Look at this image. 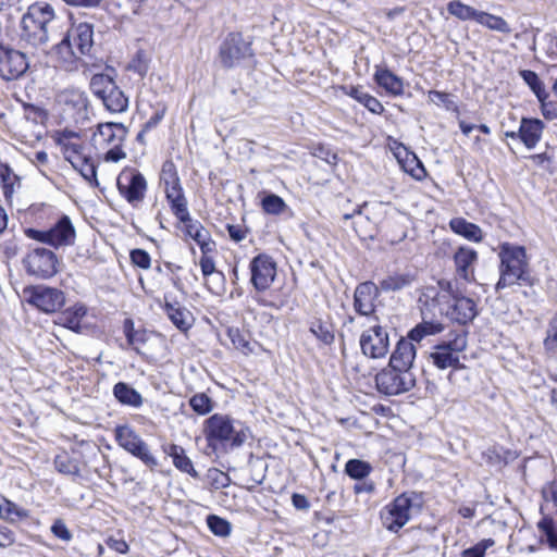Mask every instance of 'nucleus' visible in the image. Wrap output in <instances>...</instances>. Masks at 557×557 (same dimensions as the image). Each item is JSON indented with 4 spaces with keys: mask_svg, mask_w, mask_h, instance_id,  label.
Returning <instances> with one entry per match:
<instances>
[{
    "mask_svg": "<svg viewBox=\"0 0 557 557\" xmlns=\"http://www.w3.org/2000/svg\"><path fill=\"white\" fill-rule=\"evenodd\" d=\"M310 332L325 345H331L334 342V331L330 323L315 320L310 325Z\"/></svg>",
    "mask_w": 557,
    "mask_h": 557,
    "instance_id": "42",
    "label": "nucleus"
},
{
    "mask_svg": "<svg viewBox=\"0 0 557 557\" xmlns=\"http://www.w3.org/2000/svg\"><path fill=\"white\" fill-rule=\"evenodd\" d=\"M541 102V112L546 120L553 121L557 119V103L546 101V98L539 99Z\"/></svg>",
    "mask_w": 557,
    "mask_h": 557,
    "instance_id": "57",
    "label": "nucleus"
},
{
    "mask_svg": "<svg viewBox=\"0 0 557 557\" xmlns=\"http://www.w3.org/2000/svg\"><path fill=\"white\" fill-rule=\"evenodd\" d=\"M94 46V27L89 23H79L57 44V51L64 60H78L90 53Z\"/></svg>",
    "mask_w": 557,
    "mask_h": 557,
    "instance_id": "4",
    "label": "nucleus"
},
{
    "mask_svg": "<svg viewBox=\"0 0 557 557\" xmlns=\"http://www.w3.org/2000/svg\"><path fill=\"white\" fill-rule=\"evenodd\" d=\"M499 258L500 277L496 284V289H503L513 284L532 285L524 247L503 244Z\"/></svg>",
    "mask_w": 557,
    "mask_h": 557,
    "instance_id": "3",
    "label": "nucleus"
},
{
    "mask_svg": "<svg viewBox=\"0 0 557 557\" xmlns=\"http://www.w3.org/2000/svg\"><path fill=\"white\" fill-rule=\"evenodd\" d=\"M261 207L268 214L280 215L288 210V206L280 196L267 194L261 200Z\"/></svg>",
    "mask_w": 557,
    "mask_h": 557,
    "instance_id": "39",
    "label": "nucleus"
},
{
    "mask_svg": "<svg viewBox=\"0 0 557 557\" xmlns=\"http://www.w3.org/2000/svg\"><path fill=\"white\" fill-rule=\"evenodd\" d=\"M250 282L258 292L267 290L276 275V264L271 257L264 253L256 256L250 261Z\"/></svg>",
    "mask_w": 557,
    "mask_h": 557,
    "instance_id": "14",
    "label": "nucleus"
},
{
    "mask_svg": "<svg viewBox=\"0 0 557 557\" xmlns=\"http://www.w3.org/2000/svg\"><path fill=\"white\" fill-rule=\"evenodd\" d=\"M57 24L54 8L46 1H36L22 15L20 38L28 46L44 48L54 38Z\"/></svg>",
    "mask_w": 557,
    "mask_h": 557,
    "instance_id": "1",
    "label": "nucleus"
},
{
    "mask_svg": "<svg viewBox=\"0 0 557 557\" xmlns=\"http://www.w3.org/2000/svg\"><path fill=\"white\" fill-rule=\"evenodd\" d=\"M372 471V466L360 459H349L345 465V473L354 480L361 481Z\"/></svg>",
    "mask_w": 557,
    "mask_h": 557,
    "instance_id": "37",
    "label": "nucleus"
},
{
    "mask_svg": "<svg viewBox=\"0 0 557 557\" xmlns=\"http://www.w3.org/2000/svg\"><path fill=\"white\" fill-rule=\"evenodd\" d=\"M126 135L127 128L122 123L108 122L98 126V133L95 134L96 141L112 146L106 153L107 161L117 162L126 157L121 149Z\"/></svg>",
    "mask_w": 557,
    "mask_h": 557,
    "instance_id": "7",
    "label": "nucleus"
},
{
    "mask_svg": "<svg viewBox=\"0 0 557 557\" xmlns=\"http://www.w3.org/2000/svg\"><path fill=\"white\" fill-rule=\"evenodd\" d=\"M416 347L412 341L401 338L392 352L388 364L406 371H412Z\"/></svg>",
    "mask_w": 557,
    "mask_h": 557,
    "instance_id": "20",
    "label": "nucleus"
},
{
    "mask_svg": "<svg viewBox=\"0 0 557 557\" xmlns=\"http://www.w3.org/2000/svg\"><path fill=\"white\" fill-rule=\"evenodd\" d=\"M25 235L28 238H32V239L38 240L40 243L50 245V233H49V230H47V231H39V230H35V228H26L25 230Z\"/></svg>",
    "mask_w": 557,
    "mask_h": 557,
    "instance_id": "58",
    "label": "nucleus"
},
{
    "mask_svg": "<svg viewBox=\"0 0 557 557\" xmlns=\"http://www.w3.org/2000/svg\"><path fill=\"white\" fill-rule=\"evenodd\" d=\"M445 314L459 324H467L476 317V305L469 297L462 296L461 294L455 295V299H453V304L447 307Z\"/></svg>",
    "mask_w": 557,
    "mask_h": 557,
    "instance_id": "18",
    "label": "nucleus"
},
{
    "mask_svg": "<svg viewBox=\"0 0 557 557\" xmlns=\"http://www.w3.org/2000/svg\"><path fill=\"white\" fill-rule=\"evenodd\" d=\"M475 22L492 30L505 34H508L511 30L509 24L503 17L483 11H479Z\"/></svg>",
    "mask_w": 557,
    "mask_h": 557,
    "instance_id": "36",
    "label": "nucleus"
},
{
    "mask_svg": "<svg viewBox=\"0 0 557 557\" xmlns=\"http://www.w3.org/2000/svg\"><path fill=\"white\" fill-rule=\"evenodd\" d=\"M170 202L173 214L183 223L189 221V212L187 209V200L183 195L178 198L168 200Z\"/></svg>",
    "mask_w": 557,
    "mask_h": 557,
    "instance_id": "48",
    "label": "nucleus"
},
{
    "mask_svg": "<svg viewBox=\"0 0 557 557\" xmlns=\"http://www.w3.org/2000/svg\"><path fill=\"white\" fill-rule=\"evenodd\" d=\"M64 158L71 163H75L77 160L82 159L86 154L83 152L84 147L79 141H66L63 145H60Z\"/></svg>",
    "mask_w": 557,
    "mask_h": 557,
    "instance_id": "47",
    "label": "nucleus"
},
{
    "mask_svg": "<svg viewBox=\"0 0 557 557\" xmlns=\"http://www.w3.org/2000/svg\"><path fill=\"white\" fill-rule=\"evenodd\" d=\"M129 257H131L132 262L135 265H137L141 269H145V270L150 268L151 258L146 250L139 249V248L133 249L131 251Z\"/></svg>",
    "mask_w": 557,
    "mask_h": 557,
    "instance_id": "51",
    "label": "nucleus"
},
{
    "mask_svg": "<svg viewBox=\"0 0 557 557\" xmlns=\"http://www.w3.org/2000/svg\"><path fill=\"white\" fill-rule=\"evenodd\" d=\"M65 297L62 290L44 285L30 289L29 302L46 313H52L61 309Z\"/></svg>",
    "mask_w": 557,
    "mask_h": 557,
    "instance_id": "15",
    "label": "nucleus"
},
{
    "mask_svg": "<svg viewBox=\"0 0 557 557\" xmlns=\"http://www.w3.org/2000/svg\"><path fill=\"white\" fill-rule=\"evenodd\" d=\"M447 11L460 21H476V15L479 14L478 10L465 4L460 0H453L448 2Z\"/></svg>",
    "mask_w": 557,
    "mask_h": 557,
    "instance_id": "35",
    "label": "nucleus"
},
{
    "mask_svg": "<svg viewBox=\"0 0 557 557\" xmlns=\"http://www.w3.org/2000/svg\"><path fill=\"white\" fill-rule=\"evenodd\" d=\"M251 55L250 42L238 33L228 34L220 46L219 59L222 66L226 69L238 65L242 60Z\"/></svg>",
    "mask_w": 557,
    "mask_h": 557,
    "instance_id": "10",
    "label": "nucleus"
},
{
    "mask_svg": "<svg viewBox=\"0 0 557 557\" xmlns=\"http://www.w3.org/2000/svg\"><path fill=\"white\" fill-rule=\"evenodd\" d=\"M420 506V496L414 492L400 494L386 507L383 516L385 527L392 532H398L409 521L411 510Z\"/></svg>",
    "mask_w": 557,
    "mask_h": 557,
    "instance_id": "6",
    "label": "nucleus"
},
{
    "mask_svg": "<svg viewBox=\"0 0 557 557\" xmlns=\"http://www.w3.org/2000/svg\"><path fill=\"white\" fill-rule=\"evenodd\" d=\"M54 468L58 472L78 478L81 476L79 462L76 458L71 457L67 453L63 451L54 457Z\"/></svg>",
    "mask_w": 557,
    "mask_h": 557,
    "instance_id": "30",
    "label": "nucleus"
},
{
    "mask_svg": "<svg viewBox=\"0 0 557 557\" xmlns=\"http://www.w3.org/2000/svg\"><path fill=\"white\" fill-rule=\"evenodd\" d=\"M205 433L209 446L213 449L220 446L240 447L250 436L249 428L243 422L221 413H214L206 420Z\"/></svg>",
    "mask_w": 557,
    "mask_h": 557,
    "instance_id": "2",
    "label": "nucleus"
},
{
    "mask_svg": "<svg viewBox=\"0 0 557 557\" xmlns=\"http://www.w3.org/2000/svg\"><path fill=\"white\" fill-rule=\"evenodd\" d=\"M164 451L172 457L173 465L182 472H185L193 478H199V473L195 470L190 458L186 455L185 449L182 446L171 444Z\"/></svg>",
    "mask_w": 557,
    "mask_h": 557,
    "instance_id": "28",
    "label": "nucleus"
},
{
    "mask_svg": "<svg viewBox=\"0 0 557 557\" xmlns=\"http://www.w3.org/2000/svg\"><path fill=\"white\" fill-rule=\"evenodd\" d=\"M544 344L547 349L557 348V314L549 322Z\"/></svg>",
    "mask_w": 557,
    "mask_h": 557,
    "instance_id": "55",
    "label": "nucleus"
},
{
    "mask_svg": "<svg viewBox=\"0 0 557 557\" xmlns=\"http://www.w3.org/2000/svg\"><path fill=\"white\" fill-rule=\"evenodd\" d=\"M375 83L392 96H401L404 94V81L394 74L387 67L375 66Z\"/></svg>",
    "mask_w": 557,
    "mask_h": 557,
    "instance_id": "23",
    "label": "nucleus"
},
{
    "mask_svg": "<svg viewBox=\"0 0 557 557\" xmlns=\"http://www.w3.org/2000/svg\"><path fill=\"white\" fill-rule=\"evenodd\" d=\"M50 246L55 248L71 246L75 242V228L67 215H62L57 223L49 228Z\"/></svg>",
    "mask_w": 557,
    "mask_h": 557,
    "instance_id": "19",
    "label": "nucleus"
},
{
    "mask_svg": "<svg viewBox=\"0 0 557 557\" xmlns=\"http://www.w3.org/2000/svg\"><path fill=\"white\" fill-rule=\"evenodd\" d=\"M116 186L120 194L133 207H137L147 190V182L144 175L135 169L123 170L116 180Z\"/></svg>",
    "mask_w": 557,
    "mask_h": 557,
    "instance_id": "8",
    "label": "nucleus"
},
{
    "mask_svg": "<svg viewBox=\"0 0 557 557\" xmlns=\"http://www.w3.org/2000/svg\"><path fill=\"white\" fill-rule=\"evenodd\" d=\"M114 435L117 444L127 453L143 440L131 426L117 425L114 430Z\"/></svg>",
    "mask_w": 557,
    "mask_h": 557,
    "instance_id": "32",
    "label": "nucleus"
},
{
    "mask_svg": "<svg viewBox=\"0 0 557 557\" xmlns=\"http://www.w3.org/2000/svg\"><path fill=\"white\" fill-rule=\"evenodd\" d=\"M428 97L430 101L437 106L443 104L447 110H450L453 107H455V102L451 99V96L447 92L431 90L429 91Z\"/></svg>",
    "mask_w": 557,
    "mask_h": 557,
    "instance_id": "50",
    "label": "nucleus"
},
{
    "mask_svg": "<svg viewBox=\"0 0 557 557\" xmlns=\"http://www.w3.org/2000/svg\"><path fill=\"white\" fill-rule=\"evenodd\" d=\"M165 113V109H161L156 111L150 119L143 125L144 132H149L150 129L154 128L163 119Z\"/></svg>",
    "mask_w": 557,
    "mask_h": 557,
    "instance_id": "60",
    "label": "nucleus"
},
{
    "mask_svg": "<svg viewBox=\"0 0 557 557\" xmlns=\"http://www.w3.org/2000/svg\"><path fill=\"white\" fill-rule=\"evenodd\" d=\"M199 264L201 268L202 275L205 277L215 274L216 276L220 277V280L224 278V274L222 272L215 270V264L211 257L201 256Z\"/></svg>",
    "mask_w": 557,
    "mask_h": 557,
    "instance_id": "53",
    "label": "nucleus"
},
{
    "mask_svg": "<svg viewBox=\"0 0 557 557\" xmlns=\"http://www.w3.org/2000/svg\"><path fill=\"white\" fill-rule=\"evenodd\" d=\"M360 348L364 356L379 359L386 356L389 348L387 331L380 324H373L360 336Z\"/></svg>",
    "mask_w": 557,
    "mask_h": 557,
    "instance_id": "12",
    "label": "nucleus"
},
{
    "mask_svg": "<svg viewBox=\"0 0 557 557\" xmlns=\"http://www.w3.org/2000/svg\"><path fill=\"white\" fill-rule=\"evenodd\" d=\"M127 344L137 352L141 354L140 345L148 341V334L145 330H137L133 335L126 339Z\"/></svg>",
    "mask_w": 557,
    "mask_h": 557,
    "instance_id": "54",
    "label": "nucleus"
},
{
    "mask_svg": "<svg viewBox=\"0 0 557 557\" xmlns=\"http://www.w3.org/2000/svg\"><path fill=\"white\" fill-rule=\"evenodd\" d=\"M23 263L27 273L38 278H50L58 272L57 256L46 248L33 249L23 259Z\"/></svg>",
    "mask_w": 557,
    "mask_h": 557,
    "instance_id": "9",
    "label": "nucleus"
},
{
    "mask_svg": "<svg viewBox=\"0 0 557 557\" xmlns=\"http://www.w3.org/2000/svg\"><path fill=\"white\" fill-rule=\"evenodd\" d=\"M161 182L164 184L165 197L168 200L178 198L184 194L173 162L168 161L163 164L161 170Z\"/></svg>",
    "mask_w": 557,
    "mask_h": 557,
    "instance_id": "25",
    "label": "nucleus"
},
{
    "mask_svg": "<svg viewBox=\"0 0 557 557\" xmlns=\"http://www.w3.org/2000/svg\"><path fill=\"white\" fill-rule=\"evenodd\" d=\"M486 552V546L484 545H474L470 548H467L462 552V557H484Z\"/></svg>",
    "mask_w": 557,
    "mask_h": 557,
    "instance_id": "64",
    "label": "nucleus"
},
{
    "mask_svg": "<svg viewBox=\"0 0 557 557\" xmlns=\"http://www.w3.org/2000/svg\"><path fill=\"white\" fill-rule=\"evenodd\" d=\"M377 296L379 288L374 283L369 281L360 283L354 294V308L356 312L377 322V317L373 315L375 312L374 301Z\"/></svg>",
    "mask_w": 557,
    "mask_h": 557,
    "instance_id": "17",
    "label": "nucleus"
},
{
    "mask_svg": "<svg viewBox=\"0 0 557 557\" xmlns=\"http://www.w3.org/2000/svg\"><path fill=\"white\" fill-rule=\"evenodd\" d=\"M100 100L106 109L112 113H122L128 108V98L115 83Z\"/></svg>",
    "mask_w": 557,
    "mask_h": 557,
    "instance_id": "29",
    "label": "nucleus"
},
{
    "mask_svg": "<svg viewBox=\"0 0 557 557\" xmlns=\"http://www.w3.org/2000/svg\"><path fill=\"white\" fill-rule=\"evenodd\" d=\"M28 67L24 53L11 49L4 45L0 46V76L10 81L23 75Z\"/></svg>",
    "mask_w": 557,
    "mask_h": 557,
    "instance_id": "16",
    "label": "nucleus"
},
{
    "mask_svg": "<svg viewBox=\"0 0 557 557\" xmlns=\"http://www.w3.org/2000/svg\"><path fill=\"white\" fill-rule=\"evenodd\" d=\"M189 406L198 414H207L213 409L212 399L205 393H197L189 399Z\"/></svg>",
    "mask_w": 557,
    "mask_h": 557,
    "instance_id": "46",
    "label": "nucleus"
},
{
    "mask_svg": "<svg viewBox=\"0 0 557 557\" xmlns=\"http://www.w3.org/2000/svg\"><path fill=\"white\" fill-rule=\"evenodd\" d=\"M164 311L180 331L185 332L191 326L190 312L182 307L180 302L172 301L168 295H164Z\"/></svg>",
    "mask_w": 557,
    "mask_h": 557,
    "instance_id": "24",
    "label": "nucleus"
},
{
    "mask_svg": "<svg viewBox=\"0 0 557 557\" xmlns=\"http://www.w3.org/2000/svg\"><path fill=\"white\" fill-rule=\"evenodd\" d=\"M186 234L191 237L196 243L201 242L202 239H209V232L202 226V224L198 221H193L189 218V221L185 223Z\"/></svg>",
    "mask_w": 557,
    "mask_h": 557,
    "instance_id": "49",
    "label": "nucleus"
},
{
    "mask_svg": "<svg viewBox=\"0 0 557 557\" xmlns=\"http://www.w3.org/2000/svg\"><path fill=\"white\" fill-rule=\"evenodd\" d=\"M363 106L371 111L372 113L380 114L383 112V104L373 96L368 95L367 98H363Z\"/></svg>",
    "mask_w": 557,
    "mask_h": 557,
    "instance_id": "59",
    "label": "nucleus"
},
{
    "mask_svg": "<svg viewBox=\"0 0 557 557\" xmlns=\"http://www.w3.org/2000/svg\"><path fill=\"white\" fill-rule=\"evenodd\" d=\"M57 101L76 123L88 119L89 100L85 91L76 88L64 89L57 95Z\"/></svg>",
    "mask_w": 557,
    "mask_h": 557,
    "instance_id": "13",
    "label": "nucleus"
},
{
    "mask_svg": "<svg viewBox=\"0 0 557 557\" xmlns=\"http://www.w3.org/2000/svg\"><path fill=\"white\" fill-rule=\"evenodd\" d=\"M227 232L230 237L236 242L239 243L246 237V231L242 228L239 225H227Z\"/></svg>",
    "mask_w": 557,
    "mask_h": 557,
    "instance_id": "63",
    "label": "nucleus"
},
{
    "mask_svg": "<svg viewBox=\"0 0 557 557\" xmlns=\"http://www.w3.org/2000/svg\"><path fill=\"white\" fill-rule=\"evenodd\" d=\"M520 76L524 81V83L531 88V90L535 94L537 99L547 98V92L545 90L544 84L540 79L539 75L531 70H522L520 71Z\"/></svg>",
    "mask_w": 557,
    "mask_h": 557,
    "instance_id": "44",
    "label": "nucleus"
},
{
    "mask_svg": "<svg viewBox=\"0 0 557 557\" xmlns=\"http://www.w3.org/2000/svg\"><path fill=\"white\" fill-rule=\"evenodd\" d=\"M129 454L138 458L145 466L150 469H154L158 466V460L151 454L148 444L144 440H140L138 444H136L133 449H131Z\"/></svg>",
    "mask_w": 557,
    "mask_h": 557,
    "instance_id": "41",
    "label": "nucleus"
},
{
    "mask_svg": "<svg viewBox=\"0 0 557 557\" xmlns=\"http://www.w3.org/2000/svg\"><path fill=\"white\" fill-rule=\"evenodd\" d=\"M545 125L539 119L522 117L519 126V139L528 149H533L542 138Z\"/></svg>",
    "mask_w": 557,
    "mask_h": 557,
    "instance_id": "22",
    "label": "nucleus"
},
{
    "mask_svg": "<svg viewBox=\"0 0 557 557\" xmlns=\"http://www.w3.org/2000/svg\"><path fill=\"white\" fill-rule=\"evenodd\" d=\"M57 323L73 331H76L79 327V320L77 318V314H73L71 311L63 312L59 317Z\"/></svg>",
    "mask_w": 557,
    "mask_h": 557,
    "instance_id": "56",
    "label": "nucleus"
},
{
    "mask_svg": "<svg viewBox=\"0 0 557 557\" xmlns=\"http://www.w3.org/2000/svg\"><path fill=\"white\" fill-rule=\"evenodd\" d=\"M467 339L465 335H457L453 341L444 342L435 347V351L431 354L433 363L438 369L462 368L459 354L466 349Z\"/></svg>",
    "mask_w": 557,
    "mask_h": 557,
    "instance_id": "11",
    "label": "nucleus"
},
{
    "mask_svg": "<svg viewBox=\"0 0 557 557\" xmlns=\"http://www.w3.org/2000/svg\"><path fill=\"white\" fill-rule=\"evenodd\" d=\"M72 166L91 185L98 186L97 170L95 163L87 156L77 160Z\"/></svg>",
    "mask_w": 557,
    "mask_h": 557,
    "instance_id": "38",
    "label": "nucleus"
},
{
    "mask_svg": "<svg viewBox=\"0 0 557 557\" xmlns=\"http://www.w3.org/2000/svg\"><path fill=\"white\" fill-rule=\"evenodd\" d=\"M14 543V534L11 530L0 527V548L8 547Z\"/></svg>",
    "mask_w": 557,
    "mask_h": 557,
    "instance_id": "62",
    "label": "nucleus"
},
{
    "mask_svg": "<svg viewBox=\"0 0 557 557\" xmlns=\"http://www.w3.org/2000/svg\"><path fill=\"white\" fill-rule=\"evenodd\" d=\"M207 524L210 531L216 536L225 537L231 534V523L219 516L209 515L207 517Z\"/></svg>",
    "mask_w": 557,
    "mask_h": 557,
    "instance_id": "45",
    "label": "nucleus"
},
{
    "mask_svg": "<svg viewBox=\"0 0 557 557\" xmlns=\"http://www.w3.org/2000/svg\"><path fill=\"white\" fill-rule=\"evenodd\" d=\"M227 334L236 349L240 350L244 355L252 352V346L247 333L242 332L239 329L231 327L228 329Z\"/></svg>",
    "mask_w": 557,
    "mask_h": 557,
    "instance_id": "43",
    "label": "nucleus"
},
{
    "mask_svg": "<svg viewBox=\"0 0 557 557\" xmlns=\"http://www.w3.org/2000/svg\"><path fill=\"white\" fill-rule=\"evenodd\" d=\"M114 398L123 406L132 408H140L144 404V398L131 384L125 382H117L112 389Z\"/></svg>",
    "mask_w": 557,
    "mask_h": 557,
    "instance_id": "26",
    "label": "nucleus"
},
{
    "mask_svg": "<svg viewBox=\"0 0 557 557\" xmlns=\"http://www.w3.org/2000/svg\"><path fill=\"white\" fill-rule=\"evenodd\" d=\"M412 282V275L408 273H396L382 280L380 287L384 292H397L410 286Z\"/></svg>",
    "mask_w": 557,
    "mask_h": 557,
    "instance_id": "33",
    "label": "nucleus"
},
{
    "mask_svg": "<svg viewBox=\"0 0 557 557\" xmlns=\"http://www.w3.org/2000/svg\"><path fill=\"white\" fill-rule=\"evenodd\" d=\"M449 227L454 233L468 240L480 243L483 239V232L480 226L463 218H453L449 221Z\"/></svg>",
    "mask_w": 557,
    "mask_h": 557,
    "instance_id": "27",
    "label": "nucleus"
},
{
    "mask_svg": "<svg viewBox=\"0 0 557 557\" xmlns=\"http://www.w3.org/2000/svg\"><path fill=\"white\" fill-rule=\"evenodd\" d=\"M50 530L55 537L64 542H70L73 537L72 532L69 530V528L66 527L65 522L62 519L54 520Z\"/></svg>",
    "mask_w": 557,
    "mask_h": 557,
    "instance_id": "52",
    "label": "nucleus"
},
{
    "mask_svg": "<svg viewBox=\"0 0 557 557\" xmlns=\"http://www.w3.org/2000/svg\"><path fill=\"white\" fill-rule=\"evenodd\" d=\"M443 325L433 321H423L417 324L409 333L408 338L413 342H420L428 335H435L443 331Z\"/></svg>",
    "mask_w": 557,
    "mask_h": 557,
    "instance_id": "34",
    "label": "nucleus"
},
{
    "mask_svg": "<svg viewBox=\"0 0 557 557\" xmlns=\"http://www.w3.org/2000/svg\"><path fill=\"white\" fill-rule=\"evenodd\" d=\"M114 83V79L110 75L100 73L92 75L89 87L92 94L100 99L109 91Z\"/></svg>",
    "mask_w": 557,
    "mask_h": 557,
    "instance_id": "40",
    "label": "nucleus"
},
{
    "mask_svg": "<svg viewBox=\"0 0 557 557\" xmlns=\"http://www.w3.org/2000/svg\"><path fill=\"white\" fill-rule=\"evenodd\" d=\"M376 388L386 396H396L409 392L416 385L412 371L387 366L375 375Z\"/></svg>",
    "mask_w": 557,
    "mask_h": 557,
    "instance_id": "5",
    "label": "nucleus"
},
{
    "mask_svg": "<svg viewBox=\"0 0 557 557\" xmlns=\"http://www.w3.org/2000/svg\"><path fill=\"white\" fill-rule=\"evenodd\" d=\"M7 512L8 515H14L18 519H26L29 517L28 510L18 507L16 504L7 500Z\"/></svg>",
    "mask_w": 557,
    "mask_h": 557,
    "instance_id": "61",
    "label": "nucleus"
},
{
    "mask_svg": "<svg viewBox=\"0 0 557 557\" xmlns=\"http://www.w3.org/2000/svg\"><path fill=\"white\" fill-rule=\"evenodd\" d=\"M0 183L7 200L13 196L15 186L21 185L20 177L5 163H0Z\"/></svg>",
    "mask_w": 557,
    "mask_h": 557,
    "instance_id": "31",
    "label": "nucleus"
},
{
    "mask_svg": "<svg viewBox=\"0 0 557 557\" xmlns=\"http://www.w3.org/2000/svg\"><path fill=\"white\" fill-rule=\"evenodd\" d=\"M478 260V252L469 247H459L454 255V262L457 274L467 282L474 278V263Z\"/></svg>",
    "mask_w": 557,
    "mask_h": 557,
    "instance_id": "21",
    "label": "nucleus"
}]
</instances>
